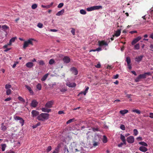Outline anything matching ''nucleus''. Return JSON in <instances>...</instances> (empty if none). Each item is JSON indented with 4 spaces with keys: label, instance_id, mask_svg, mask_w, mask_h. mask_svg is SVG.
<instances>
[{
    "label": "nucleus",
    "instance_id": "nucleus-20",
    "mask_svg": "<svg viewBox=\"0 0 153 153\" xmlns=\"http://www.w3.org/2000/svg\"><path fill=\"white\" fill-rule=\"evenodd\" d=\"M128 112V111L126 109L121 110L120 111V113L122 114L123 115L124 114L127 113Z\"/></svg>",
    "mask_w": 153,
    "mask_h": 153
},
{
    "label": "nucleus",
    "instance_id": "nucleus-35",
    "mask_svg": "<svg viewBox=\"0 0 153 153\" xmlns=\"http://www.w3.org/2000/svg\"><path fill=\"white\" fill-rule=\"evenodd\" d=\"M53 3H52L50 5H48L47 6H45L42 5V7L44 8H49L53 4Z\"/></svg>",
    "mask_w": 153,
    "mask_h": 153
},
{
    "label": "nucleus",
    "instance_id": "nucleus-34",
    "mask_svg": "<svg viewBox=\"0 0 153 153\" xmlns=\"http://www.w3.org/2000/svg\"><path fill=\"white\" fill-rule=\"evenodd\" d=\"M18 99L19 100L22 102H25V100L23 98L21 97H19L18 98Z\"/></svg>",
    "mask_w": 153,
    "mask_h": 153
},
{
    "label": "nucleus",
    "instance_id": "nucleus-7",
    "mask_svg": "<svg viewBox=\"0 0 153 153\" xmlns=\"http://www.w3.org/2000/svg\"><path fill=\"white\" fill-rule=\"evenodd\" d=\"M141 38L140 36H139L138 37L135 38L132 41L131 44L134 45L136 44L137 42L139 41Z\"/></svg>",
    "mask_w": 153,
    "mask_h": 153
},
{
    "label": "nucleus",
    "instance_id": "nucleus-33",
    "mask_svg": "<svg viewBox=\"0 0 153 153\" xmlns=\"http://www.w3.org/2000/svg\"><path fill=\"white\" fill-rule=\"evenodd\" d=\"M75 120H75V119H74V118L70 119L67 122L66 124H69V123H71L72 122L74 121Z\"/></svg>",
    "mask_w": 153,
    "mask_h": 153
},
{
    "label": "nucleus",
    "instance_id": "nucleus-26",
    "mask_svg": "<svg viewBox=\"0 0 153 153\" xmlns=\"http://www.w3.org/2000/svg\"><path fill=\"white\" fill-rule=\"evenodd\" d=\"M140 45L139 43L137 44L134 46V49L135 50H138L140 49Z\"/></svg>",
    "mask_w": 153,
    "mask_h": 153
},
{
    "label": "nucleus",
    "instance_id": "nucleus-15",
    "mask_svg": "<svg viewBox=\"0 0 153 153\" xmlns=\"http://www.w3.org/2000/svg\"><path fill=\"white\" fill-rule=\"evenodd\" d=\"M89 88V87H87L84 92H81L78 95V96H79L80 94H83L84 95H85L86 94V93L87 92Z\"/></svg>",
    "mask_w": 153,
    "mask_h": 153
},
{
    "label": "nucleus",
    "instance_id": "nucleus-2",
    "mask_svg": "<svg viewBox=\"0 0 153 153\" xmlns=\"http://www.w3.org/2000/svg\"><path fill=\"white\" fill-rule=\"evenodd\" d=\"M34 39H30L27 40L25 41L23 46V48L24 49H26L29 45H33V44L32 41Z\"/></svg>",
    "mask_w": 153,
    "mask_h": 153
},
{
    "label": "nucleus",
    "instance_id": "nucleus-18",
    "mask_svg": "<svg viewBox=\"0 0 153 153\" xmlns=\"http://www.w3.org/2000/svg\"><path fill=\"white\" fill-rule=\"evenodd\" d=\"M65 10L64 9H62L60 11H59L56 14V15L57 16H60L62 15L64 13Z\"/></svg>",
    "mask_w": 153,
    "mask_h": 153
},
{
    "label": "nucleus",
    "instance_id": "nucleus-37",
    "mask_svg": "<svg viewBox=\"0 0 153 153\" xmlns=\"http://www.w3.org/2000/svg\"><path fill=\"white\" fill-rule=\"evenodd\" d=\"M107 141V137L105 135L103 136V142L104 143H106Z\"/></svg>",
    "mask_w": 153,
    "mask_h": 153
},
{
    "label": "nucleus",
    "instance_id": "nucleus-10",
    "mask_svg": "<svg viewBox=\"0 0 153 153\" xmlns=\"http://www.w3.org/2000/svg\"><path fill=\"white\" fill-rule=\"evenodd\" d=\"M64 62L66 63H68L70 62V59L68 56H65L63 59Z\"/></svg>",
    "mask_w": 153,
    "mask_h": 153
},
{
    "label": "nucleus",
    "instance_id": "nucleus-59",
    "mask_svg": "<svg viewBox=\"0 0 153 153\" xmlns=\"http://www.w3.org/2000/svg\"><path fill=\"white\" fill-rule=\"evenodd\" d=\"M11 100V98H10V97H8V98H7L6 99L4 100V101H9L10 100Z\"/></svg>",
    "mask_w": 153,
    "mask_h": 153
},
{
    "label": "nucleus",
    "instance_id": "nucleus-43",
    "mask_svg": "<svg viewBox=\"0 0 153 153\" xmlns=\"http://www.w3.org/2000/svg\"><path fill=\"white\" fill-rule=\"evenodd\" d=\"M11 91L10 89H7L6 91V94L7 95H10L11 93Z\"/></svg>",
    "mask_w": 153,
    "mask_h": 153
},
{
    "label": "nucleus",
    "instance_id": "nucleus-13",
    "mask_svg": "<svg viewBox=\"0 0 153 153\" xmlns=\"http://www.w3.org/2000/svg\"><path fill=\"white\" fill-rule=\"evenodd\" d=\"M66 85L70 88H74L76 87V84L75 83L69 82L66 83Z\"/></svg>",
    "mask_w": 153,
    "mask_h": 153
},
{
    "label": "nucleus",
    "instance_id": "nucleus-61",
    "mask_svg": "<svg viewBox=\"0 0 153 153\" xmlns=\"http://www.w3.org/2000/svg\"><path fill=\"white\" fill-rule=\"evenodd\" d=\"M58 113L59 114H64V111H59L58 112Z\"/></svg>",
    "mask_w": 153,
    "mask_h": 153
},
{
    "label": "nucleus",
    "instance_id": "nucleus-25",
    "mask_svg": "<svg viewBox=\"0 0 153 153\" xmlns=\"http://www.w3.org/2000/svg\"><path fill=\"white\" fill-rule=\"evenodd\" d=\"M92 7L93 8V10H95L99 9L100 8H102V7L101 6H93Z\"/></svg>",
    "mask_w": 153,
    "mask_h": 153
},
{
    "label": "nucleus",
    "instance_id": "nucleus-63",
    "mask_svg": "<svg viewBox=\"0 0 153 153\" xmlns=\"http://www.w3.org/2000/svg\"><path fill=\"white\" fill-rule=\"evenodd\" d=\"M7 153H15V152L11 150H10L7 152Z\"/></svg>",
    "mask_w": 153,
    "mask_h": 153
},
{
    "label": "nucleus",
    "instance_id": "nucleus-8",
    "mask_svg": "<svg viewBox=\"0 0 153 153\" xmlns=\"http://www.w3.org/2000/svg\"><path fill=\"white\" fill-rule=\"evenodd\" d=\"M53 102L52 101H50L48 102L45 104V106L47 108H51L52 107Z\"/></svg>",
    "mask_w": 153,
    "mask_h": 153
},
{
    "label": "nucleus",
    "instance_id": "nucleus-64",
    "mask_svg": "<svg viewBox=\"0 0 153 153\" xmlns=\"http://www.w3.org/2000/svg\"><path fill=\"white\" fill-rule=\"evenodd\" d=\"M52 153H58V151L57 149H56L55 150H54L53 152Z\"/></svg>",
    "mask_w": 153,
    "mask_h": 153
},
{
    "label": "nucleus",
    "instance_id": "nucleus-12",
    "mask_svg": "<svg viewBox=\"0 0 153 153\" xmlns=\"http://www.w3.org/2000/svg\"><path fill=\"white\" fill-rule=\"evenodd\" d=\"M38 104V103L35 100H34L32 101L30 105L32 107L35 108L37 106Z\"/></svg>",
    "mask_w": 153,
    "mask_h": 153
},
{
    "label": "nucleus",
    "instance_id": "nucleus-9",
    "mask_svg": "<svg viewBox=\"0 0 153 153\" xmlns=\"http://www.w3.org/2000/svg\"><path fill=\"white\" fill-rule=\"evenodd\" d=\"M99 45L100 46H102L104 45L107 46L108 44L107 42L104 41H98Z\"/></svg>",
    "mask_w": 153,
    "mask_h": 153
},
{
    "label": "nucleus",
    "instance_id": "nucleus-48",
    "mask_svg": "<svg viewBox=\"0 0 153 153\" xmlns=\"http://www.w3.org/2000/svg\"><path fill=\"white\" fill-rule=\"evenodd\" d=\"M43 25L42 24L39 23H38L37 26L39 28H42L43 27Z\"/></svg>",
    "mask_w": 153,
    "mask_h": 153
},
{
    "label": "nucleus",
    "instance_id": "nucleus-6",
    "mask_svg": "<svg viewBox=\"0 0 153 153\" xmlns=\"http://www.w3.org/2000/svg\"><path fill=\"white\" fill-rule=\"evenodd\" d=\"M70 71H72L73 74L75 75H76L78 74V71L77 69L75 67L71 68L70 69Z\"/></svg>",
    "mask_w": 153,
    "mask_h": 153
},
{
    "label": "nucleus",
    "instance_id": "nucleus-44",
    "mask_svg": "<svg viewBox=\"0 0 153 153\" xmlns=\"http://www.w3.org/2000/svg\"><path fill=\"white\" fill-rule=\"evenodd\" d=\"M140 77L141 79L142 78H146V76L145 74H140Z\"/></svg>",
    "mask_w": 153,
    "mask_h": 153
},
{
    "label": "nucleus",
    "instance_id": "nucleus-30",
    "mask_svg": "<svg viewBox=\"0 0 153 153\" xmlns=\"http://www.w3.org/2000/svg\"><path fill=\"white\" fill-rule=\"evenodd\" d=\"M139 144L141 145H142L145 146L147 147L148 146L147 144L146 143L144 142H139Z\"/></svg>",
    "mask_w": 153,
    "mask_h": 153
},
{
    "label": "nucleus",
    "instance_id": "nucleus-1",
    "mask_svg": "<svg viewBox=\"0 0 153 153\" xmlns=\"http://www.w3.org/2000/svg\"><path fill=\"white\" fill-rule=\"evenodd\" d=\"M49 114L46 113H42L39 114L37 119L40 121H44L49 118Z\"/></svg>",
    "mask_w": 153,
    "mask_h": 153
},
{
    "label": "nucleus",
    "instance_id": "nucleus-58",
    "mask_svg": "<svg viewBox=\"0 0 153 153\" xmlns=\"http://www.w3.org/2000/svg\"><path fill=\"white\" fill-rule=\"evenodd\" d=\"M149 117L152 118H153V113H149Z\"/></svg>",
    "mask_w": 153,
    "mask_h": 153
},
{
    "label": "nucleus",
    "instance_id": "nucleus-5",
    "mask_svg": "<svg viewBox=\"0 0 153 153\" xmlns=\"http://www.w3.org/2000/svg\"><path fill=\"white\" fill-rule=\"evenodd\" d=\"M32 116L34 118L38 116L39 114V112L36 110H33L31 111Z\"/></svg>",
    "mask_w": 153,
    "mask_h": 153
},
{
    "label": "nucleus",
    "instance_id": "nucleus-47",
    "mask_svg": "<svg viewBox=\"0 0 153 153\" xmlns=\"http://www.w3.org/2000/svg\"><path fill=\"white\" fill-rule=\"evenodd\" d=\"M120 128L123 130H124L125 129V126L123 124H121L120 125Z\"/></svg>",
    "mask_w": 153,
    "mask_h": 153
},
{
    "label": "nucleus",
    "instance_id": "nucleus-29",
    "mask_svg": "<svg viewBox=\"0 0 153 153\" xmlns=\"http://www.w3.org/2000/svg\"><path fill=\"white\" fill-rule=\"evenodd\" d=\"M1 150L3 152L5 151V148L6 147V144H3L1 145Z\"/></svg>",
    "mask_w": 153,
    "mask_h": 153
},
{
    "label": "nucleus",
    "instance_id": "nucleus-51",
    "mask_svg": "<svg viewBox=\"0 0 153 153\" xmlns=\"http://www.w3.org/2000/svg\"><path fill=\"white\" fill-rule=\"evenodd\" d=\"M67 91V89L65 88H63L60 89V91H61L62 92H65L66 91Z\"/></svg>",
    "mask_w": 153,
    "mask_h": 153
},
{
    "label": "nucleus",
    "instance_id": "nucleus-54",
    "mask_svg": "<svg viewBox=\"0 0 153 153\" xmlns=\"http://www.w3.org/2000/svg\"><path fill=\"white\" fill-rule=\"evenodd\" d=\"M93 143H93V145L95 147L98 145V142H96L95 141H94L93 142Z\"/></svg>",
    "mask_w": 153,
    "mask_h": 153
},
{
    "label": "nucleus",
    "instance_id": "nucleus-28",
    "mask_svg": "<svg viewBox=\"0 0 153 153\" xmlns=\"http://www.w3.org/2000/svg\"><path fill=\"white\" fill-rule=\"evenodd\" d=\"M38 61V64L39 65H45V63L42 60H39Z\"/></svg>",
    "mask_w": 153,
    "mask_h": 153
},
{
    "label": "nucleus",
    "instance_id": "nucleus-42",
    "mask_svg": "<svg viewBox=\"0 0 153 153\" xmlns=\"http://www.w3.org/2000/svg\"><path fill=\"white\" fill-rule=\"evenodd\" d=\"M37 5L36 4H34L32 5L31 7L33 9H35L37 8Z\"/></svg>",
    "mask_w": 153,
    "mask_h": 153
},
{
    "label": "nucleus",
    "instance_id": "nucleus-23",
    "mask_svg": "<svg viewBox=\"0 0 153 153\" xmlns=\"http://www.w3.org/2000/svg\"><path fill=\"white\" fill-rule=\"evenodd\" d=\"M1 129L3 131H5L7 129V127L4 125V123H2L1 124Z\"/></svg>",
    "mask_w": 153,
    "mask_h": 153
},
{
    "label": "nucleus",
    "instance_id": "nucleus-3",
    "mask_svg": "<svg viewBox=\"0 0 153 153\" xmlns=\"http://www.w3.org/2000/svg\"><path fill=\"white\" fill-rule=\"evenodd\" d=\"M14 119L16 120H19L22 126L23 125L24 120L22 117L17 116H14Z\"/></svg>",
    "mask_w": 153,
    "mask_h": 153
},
{
    "label": "nucleus",
    "instance_id": "nucleus-53",
    "mask_svg": "<svg viewBox=\"0 0 153 153\" xmlns=\"http://www.w3.org/2000/svg\"><path fill=\"white\" fill-rule=\"evenodd\" d=\"M87 10L88 11H91L93 10L92 7L87 8Z\"/></svg>",
    "mask_w": 153,
    "mask_h": 153
},
{
    "label": "nucleus",
    "instance_id": "nucleus-57",
    "mask_svg": "<svg viewBox=\"0 0 153 153\" xmlns=\"http://www.w3.org/2000/svg\"><path fill=\"white\" fill-rule=\"evenodd\" d=\"M119 77V75L118 74H117L115 75H114L113 76V78L116 79H117Z\"/></svg>",
    "mask_w": 153,
    "mask_h": 153
},
{
    "label": "nucleus",
    "instance_id": "nucleus-32",
    "mask_svg": "<svg viewBox=\"0 0 153 153\" xmlns=\"http://www.w3.org/2000/svg\"><path fill=\"white\" fill-rule=\"evenodd\" d=\"M36 88L39 90H41L42 89V85L40 83H38L36 85Z\"/></svg>",
    "mask_w": 153,
    "mask_h": 153
},
{
    "label": "nucleus",
    "instance_id": "nucleus-50",
    "mask_svg": "<svg viewBox=\"0 0 153 153\" xmlns=\"http://www.w3.org/2000/svg\"><path fill=\"white\" fill-rule=\"evenodd\" d=\"M16 39V37H13L10 40V42L12 43V42H13L15 41Z\"/></svg>",
    "mask_w": 153,
    "mask_h": 153
},
{
    "label": "nucleus",
    "instance_id": "nucleus-40",
    "mask_svg": "<svg viewBox=\"0 0 153 153\" xmlns=\"http://www.w3.org/2000/svg\"><path fill=\"white\" fill-rule=\"evenodd\" d=\"M141 78L140 77V75H139L135 79V81L136 82H139L140 79H141Z\"/></svg>",
    "mask_w": 153,
    "mask_h": 153
},
{
    "label": "nucleus",
    "instance_id": "nucleus-17",
    "mask_svg": "<svg viewBox=\"0 0 153 153\" xmlns=\"http://www.w3.org/2000/svg\"><path fill=\"white\" fill-rule=\"evenodd\" d=\"M120 139L124 144L125 145L126 144V142L125 137L122 134H121L120 135Z\"/></svg>",
    "mask_w": 153,
    "mask_h": 153
},
{
    "label": "nucleus",
    "instance_id": "nucleus-31",
    "mask_svg": "<svg viewBox=\"0 0 153 153\" xmlns=\"http://www.w3.org/2000/svg\"><path fill=\"white\" fill-rule=\"evenodd\" d=\"M127 64H130L131 62V59L129 57H127L126 58V60Z\"/></svg>",
    "mask_w": 153,
    "mask_h": 153
},
{
    "label": "nucleus",
    "instance_id": "nucleus-52",
    "mask_svg": "<svg viewBox=\"0 0 153 153\" xmlns=\"http://www.w3.org/2000/svg\"><path fill=\"white\" fill-rule=\"evenodd\" d=\"M71 29L72 30L71 31V32L72 33V34L73 35H74L75 34V30L74 28H72Z\"/></svg>",
    "mask_w": 153,
    "mask_h": 153
},
{
    "label": "nucleus",
    "instance_id": "nucleus-45",
    "mask_svg": "<svg viewBox=\"0 0 153 153\" xmlns=\"http://www.w3.org/2000/svg\"><path fill=\"white\" fill-rule=\"evenodd\" d=\"M51 146H48L47 150H46V152H50L51 150Z\"/></svg>",
    "mask_w": 153,
    "mask_h": 153
},
{
    "label": "nucleus",
    "instance_id": "nucleus-16",
    "mask_svg": "<svg viewBox=\"0 0 153 153\" xmlns=\"http://www.w3.org/2000/svg\"><path fill=\"white\" fill-rule=\"evenodd\" d=\"M26 66L27 68H31L33 66V64L32 62H28L26 64Z\"/></svg>",
    "mask_w": 153,
    "mask_h": 153
},
{
    "label": "nucleus",
    "instance_id": "nucleus-19",
    "mask_svg": "<svg viewBox=\"0 0 153 153\" xmlns=\"http://www.w3.org/2000/svg\"><path fill=\"white\" fill-rule=\"evenodd\" d=\"M25 87L27 88V89L28 90L29 92L30 93L32 94H33V91L32 90L31 88L29 86L27 85H25Z\"/></svg>",
    "mask_w": 153,
    "mask_h": 153
},
{
    "label": "nucleus",
    "instance_id": "nucleus-46",
    "mask_svg": "<svg viewBox=\"0 0 153 153\" xmlns=\"http://www.w3.org/2000/svg\"><path fill=\"white\" fill-rule=\"evenodd\" d=\"M11 85H10L6 84L5 85V88L6 89H9V88H11Z\"/></svg>",
    "mask_w": 153,
    "mask_h": 153
},
{
    "label": "nucleus",
    "instance_id": "nucleus-14",
    "mask_svg": "<svg viewBox=\"0 0 153 153\" xmlns=\"http://www.w3.org/2000/svg\"><path fill=\"white\" fill-rule=\"evenodd\" d=\"M139 149L141 151L143 152H145L148 150V149L145 147L141 146L140 147Z\"/></svg>",
    "mask_w": 153,
    "mask_h": 153
},
{
    "label": "nucleus",
    "instance_id": "nucleus-56",
    "mask_svg": "<svg viewBox=\"0 0 153 153\" xmlns=\"http://www.w3.org/2000/svg\"><path fill=\"white\" fill-rule=\"evenodd\" d=\"M92 129L94 131H99V129L97 128H93Z\"/></svg>",
    "mask_w": 153,
    "mask_h": 153
},
{
    "label": "nucleus",
    "instance_id": "nucleus-24",
    "mask_svg": "<svg viewBox=\"0 0 153 153\" xmlns=\"http://www.w3.org/2000/svg\"><path fill=\"white\" fill-rule=\"evenodd\" d=\"M48 75V74H45L41 79V80L42 81H45L47 78Z\"/></svg>",
    "mask_w": 153,
    "mask_h": 153
},
{
    "label": "nucleus",
    "instance_id": "nucleus-38",
    "mask_svg": "<svg viewBox=\"0 0 153 153\" xmlns=\"http://www.w3.org/2000/svg\"><path fill=\"white\" fill-rule=\"evenodd\" d=\"M80 13L82 14L85 15L86 14V11L83 9H81L80 11Z\"/></svg>",
    "mask_w": 153,
    "mask_h": 153
},
{
    "label": "nucleus",
    "instance_id": "nucleus-4",
    "mask_svg": "<svg viewBox=\"0 0 153 153\" xmlns=\"http://www.w3.org/2000/svg\"><path fill=\"white\" fill-rule=\"evenodd\" d=\"M126 140L128 143H132L134 142V138L133 136H131L127 138Z\"/></svg>",
    "mask_w": 153,
    "mask_h": 153
},
{
    "label": "nucleus",
    "instance_id": "nucleus-36",
    "mask_svg": "<svg viewBox=\"0 0 153 153\" xmlns=\"http://www.w3.org/2000/svg\"><path fill=\"white\" fill-rule=\"evenodd\" d=\"M55 62L54 60L53 59H51L50 60L49 62V64L51 65L55 63Z\"/></svg>",
    "mask_w": 153,
    "mask_h": 153
},
{
    "label": "nucleus",
    "instance_id": "nucleus-22",
    "mask_svg": "<svg viewBox=\"0 0 153 153\" xmlns=\"http://www.w3.org/2000/svg\"><path fill=\"white\" fill-rule=\"evenodd\" d=\"M41 110L42 111L49 113L51 111V109H47L45 108H42Z\"/></svg>",
    "mask_w": 153,
    "mask_h": 153
},
{
    "label": "nucleus",
    "instance_id": "nucleus-11",
    "mask_svg": "<svg viewBox=\"0 0 153 153\" xmlns=\"http://www.w3.org/2000/svg\"><path fill=\"white\" fill-rule=\"evenodd\" d=\"M143 57V55H140L138 56H137L135 59V60L136 61L138 62H139L142 60Z\"/></svg>",
    "mask_w": 153,
    "mask_h": 153
},
{
    "label": "nucleus",
    "instance_id": "nucleus-39",
    "mask_svg": "<svg viewBox=\"0 0 153 153\" xmlns=\"http://www.w3.org/2000/svg\"><path fill=\"white\" fill-rule=\"evenodd\" d=\"M132 112H135L138 114H140V110L138 109H134L132 110Z\"/></svg>",
    "mask_w": 153,
    "mask_h": 153
},
{
    "label": "nucleus",
    "instance_id": "nucleus-49",
    "mask_svg": "<svg viewBox=\"0 0 153 153\" xmlns=\"http://www.w3.org/2000/svg\"><path fill=\"white\" fill-rule=\"evenodd\" d=\"M64 5V4L62 3H60L59 4L57 7L58 8H60L62 7Z\"/></svg>",
    "mask_w": 153,
    "mask_h": 153
},
{
    "label": "nucleus",
    "instance_id": "nucleus-60",
    "mask_svg": "<svg viewBox=\"0 0 153 153\" xmlns=\"http://www.w3.org/2000/svg\"><path fill=\"white\" fill-rule=\"evenodd\" d=\"M127 65L128 66V68L129 69L131 70V64H127Z\"/></svg>",
    "mask_w": 153,
    "mask_h": 153
},
{
    "label": "nucleus",
    "instance_id": "nucleus-27",
    "mask_svg": "<svg viewBox=\"0 0 153 153\" xmlns=\"http://www.w3.org/2000/svg\"><path fill=\"white\" fill-rule=\"evenodd\" d=\"M2 29L4 31L9 28V27L6 25H3L1 26Z\"/></svg>",
    "mask_w": 153,
    "mask_h": 153
},
{
    "label": "nucleus",
    "instance_id": "nucleus-55",
    "mask_svg": "<svg viewBox=\"0 0 153 153\" xmlns=\"http://www.w3.org/2000/svg\"><path fill=\"white\" fill-rule=\"evenodd\" d=\"M95 67L97 68H100L101 67V65L100 63H98L97 65H95Z\"/></svg>",
    "mask_w": 153,
    "mask_h": 153
},
{
    "label": "nucleus",
    "instance_id": "nucleus-62",
    "mask_svg": "<svg viewBox=\"0 0 153 153\" xmlns=\"http://www.w3.org/2000/svg\"><path fill=\"white\" fill-rule=\"evenodd\" d=\"M132 95L131 94H127L126 97H127L128 98H130Z\"/></svg>",
    "mask_w": 153,
    "mask_h": 153
},
{
    "label": "nucleus",
    "instance_id": "nucleus-41",
    "mask_svg": "<svg viewBox=\"0 0 153 153\" xmlns=\"http://www.w3.org/2000/svg\"><path fill=\"white\" fill-rule=\"evenodd\" d=\"M134 131V136L137 135L138 134V131L137 129H134L133 130Z\"/></svg>",
    "mask_w": 153,
    "mask_h": 153
},
{
    "label": "nucleus",
    "instance_id": "nucleus-21",
    "mask_svg": "<svg viewBox=\"0 0 153 153\" xmlns=\"http://www.w3.org/2000/svg\"><path fill=\"white\" fill-rule=\"evenodd\" d=\"M121 33V30L118 29L116 31L114 36H116L117 37H118L119 36L120 34Z\"/></svg>",
    "mask_w": 153,
    "mask_h": 153
}]
</instances>
